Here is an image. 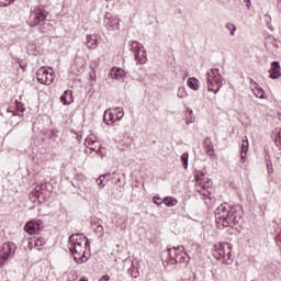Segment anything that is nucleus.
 <instances>
[{
  "mask_svg": "<svg viewBox=\"0 0 281 281\" xmlns=\"http://www.w3.org/2000/svg\"><path fill=\"white\" fill-rule=\"evenodd\" d=\"M243 221V213L227 203L221 204L215 210V223L217 227H234Z\"/></svg>",
  "mask_w": 281,
  "mask_h": 281,
  "instance_id": "1",
  "label": "nucleus"
},
{
  "mask_svg": "<svg viewBox=\"0 0 281 281\" xmlns=\"http://www.w3.org/2000/svg\"><path fill=\"white\" fill-rule=\"evenodd\" d=\"M87 247H90L89 239L85 235L72 234L68 239V249L77 265L87 262Z\"/></svg>",
  "mask_w": 281,
  "mask_h": 281,
  "instance_id": "2",
  "label": "nucleus"
},
{
  "mask_svg": "<svg viewBox=\"0 0 281 281\" xmlns=\"http://www.w3.org/2000/svg\"><path fill=\"white\" fill-rule=\"evenodd\" d=\"M213 256L216 260H221L223 265H232L234 262V255H232V245L229 243L216 245Z\"/></svg>",
  "mask_w": 281,
  "mask_h": 281,
  "instance_id": "3",
  "label": "nucleus"
},
{
  "mask_svg": "<svg viewBox=\"0 0 281 281\" xmlns=\"http://www.w3.org/2000/svg\"><path fill=\"white\" fill-rule=\"evenodd\" d=\"M206 86L207 91H213V93L221 91L223 87V76H221L218 68H212L206 72Z\"/></svg>",
  "mask_w": 281,
  "mask_h": 281,
  "instance_id": "4",
  "label": "nucleus"
},
{
  "mask_svg": "<svg viewBox=\"0 0 281 281\" xmlns=\"http://www.w3.org/2000/svg\"><path fill=\"white\" fill-rule=\"evenodd\" d=\"M49 16V12L41 7H35L31 10V14L27 19V24L30 27H36V25H41L44 21H47Z\"/></svg>",
  "mask_w": 281,
  "mask_h": 281,
  "instance_id": "5",
  "label": "nucleus"
},
{
  "mask_svg": "<svg viewBox=\"0 0 281 281\" xmlns=\"http://www.w3.org/2000/svg\"><path fill=\"white\" fill-rule=\"evenodd\" d=\"M16 244L13 241H5L0 246V269L10 260V258H14L16 254Z\"/></svg>",
  "mask_w": 281,
  "mask_h": 281,
  "instance_id": "6",
  "label": "nucleus"
},
{
  "mask_svg": "<svg viewBox=\"0 0 281 281\" xmlns=\"http://www.w3.org/2000/svg\"><path fill=\"white\" fill-rule=\"evenodd\" d=\"M131 50L133 52L134 58L138 65H144L146 63V50H144V45L137 41H133L131 43Z\"/></svg>",
  "mask_w": 281,
  "mask_h": 281,
  "instance_id": "7",
  "label": "nucleus"
},
{
  "mask_svg": "<svg viewBox=\"0 0 281 281\" xmlns=\"http://www.w3.org/2000/svg\"><path fill=\"white\" fill-rule=\"evenodd\" d=\"M36 78L41 85H46L49 86L52 82H54V70L53 69H47V68H40L36 74Z\"/></svg>",
  "mask_w": 281,
  "mask_h": 281,
  "instance_id": "8",
  "label": "nucleus"
},
{
  "mask_svg": "<svg viewBox=\"0 0 281 281\" xmlns=\"http://www.w3.org/2000/svg\"><path fill=\"white\" fill-rule=\"evenodd\" d=\"M103 23L110 32H114V30H120V19L117 16L111 14L110 12L105 13V18Z\"/></svg>",
  "mask_w": 281,
  "mask_h": 281,
  "instance_id": "9",
  "label": "nucleus"
},
{
  "mask_svg": "<svg viewBox=\"0 0 281 281\" xmlns=\"http://www.w3.org/2000/svg\"><path fill=\"white\" fill-rule=\"evenodd\" d=\"M42 227H43V221L33 220L25 224L24 232H26V234H30L32 236L34 234H38Z\"/></svg>",
  "mask_w": 281,
  "mask_h": 281,
  "instance_id": "10",
  "label": "nucleus"
},
{
  "mask_svg": "<svg viewBox=\"0 0 281 281\" xmlns=\"http://www.w3.org/2000/svg\"><path fill=\"white\" fill-rule=\"evenodd\" d=\"M177 251L183 252V251H186V247L177 246V247L168 249V254H169L171 260H176V262H183L186 260V257L181 256L179 258V254ZM177 258H179V259H177Z\"/></svg>",
  "mask_w": 281,
  "mask_h": 281,
  "instance_id": "11",
  "label": "nucleus"
},
{
  "mask_svg": "<svg viewBox=\"0 0 281 281\" xmlns=\"http://www.w3.org/2000/svg\"><path fill=\"white\" fill-rule=\"evenodd\" d=\"M108 76L112 80H124L126 78V71L122 68L113 67Z\"/></svg>",
  "mask_w": 281,
  "mask_h": 281,
  "instance_id": "12",
  "label": "nucleus"
},
{
  "mask_svg": "<svg viewBox=\"0 0 281 281\" xmlns=\"http://www.w3.org/2000/svg\"><path fill=\"white\" fill-rule=\"evenodd\" d=\"M98 38L100 35L95 32L90 33L86 36V45L89 49H95L98 47Z\"/></svg>",
  "mask_w": 281,
  "mask_h": 281,
  "instance_id": "13",
  "label": "nucleus"
},
{
  "mask_svg": "<svg viewBox=\"0 0 281 281\" xmlns=\"http://www.w3.org/2000/svg\"><path fill=\"white\" fill-rule=\"evenodd\" d=\"M270 78L272 80H278V78H281V67L279 61H272V66L269 70Z\"/></svg>",
  "mask_w": 281,
  "mask_h": 281,
  "instance_id": "14",
  "label": "nucleus"
},
{
  "mask_svg": "<svg viewBox=\"0 0 281 281\" xmlns=\"http://www.w3.org/2000/svg\"><path fill=\"white\" fill-rule=\"evenodd\" d=\"M103 120L105 124H108V126H110V124H115V122H117V119H115V110L114 109L105 110L103 114Z\"/></svg>",
  "mask_w": 281,
  "mask_h": 281,
  "instance_id": "15",
  "label": "nucleus"
},
{
  "mask_svg": "<svg viewBox=\"0 0 281 281\" xmlns=\"http://www.w3.org/2000/svg\"><path fill=\"white\" fill-rule=\"evenodd\" d=\"M248 151H249V140L247 139V136H244L241 139V154H240L241 164H245V161H247Z\"/></svg>",
  "mask_w": 281,
  "mask_h": 281,
  "instance_id": "16",
  "label": "nucleus"
},
{
  "mask_svg": "<svg viewBox=\"0 0 281 281\" xmlns=\"http://www.w3.org/2000/svg\"><path fill=\"white\" fill-rule=\"evenodd\" d=\"M203 146H204V148L206 150V155H209V157H216V154H214V144H212L211 137L204 138Z\"/></svg>",
  "mask_w": 281,
  "mask_h": 281,
  "instance_id": "17",
  "label": "nucleus"
},
{
  "mask_svg": "<svg viewBox=\"0 0 281 281\" xmlns=\"http://www.w3.org/2000/svg\"><path fill=\"white\" fill-rule=\"evenodd\" d=\"M110 180L111 173L102 175L97 179V186L100 188V190H102V188H104V186H106V183H109Z\"/></svg>",
  "mask_w": 281,
  "mask_h": 281,
  "instance_id": "18",
  "label": "nucleus"
},
{
  "mask_svg": "<svg viewBox=\"0 0 281 281\" xmlns=\"http://www.w3.org/2000/svg\"><path fill=\"white\" fill-rule=\"evenodd\" d=\"M60 102L64 104H71V102H74L71 90H66L64 92V94L60 97Z\"/></svg>",
  "mask_w": 281,
  "mask_h": 281,
  "instance_id": "19",
  "label": "nucleus"
},
{
  "mask_svg": "<svg viewBox=\"0 0 281 281\" xmlns=\"http://www.w3.org/2000/svg\"><path fill=\"white\" fill-rule=\"evenodd\" d=\"M37 25H38V32H41L42 34H47V32H52L54 27L52 26V24H49L47 20Z\"/></svg>",
  "mask_w": 281,
  "mask_h": 281,
  "instance_id": "20",
  "label": "nucleus"
},
{
  "mask_svg": "<svg viewBox=\"0 0 281 281\" xmlns=\"http://www.w3.org/2000/svg\"><path fill=\"white\" fill-rule=\"evenodd\" d=\"M187 85H188L189 89H192L193 91H199V79L189 78L187 80Z\"/></svg>",
  "mask_w": 281,
  "mask_h": 281,
  "instance_id": "21",
  "label": "nucleus"
},
{
  "mask_svg": "<svg viewBox=\"0 0 281 281\" xmlns=\"http://www.w3.org/2000/svg\"><path fill=\"white\" fill-rule=\"evenodd\" d=\"M252 93L256 95V98H265V90L258 86V83H254V89H251Z\"/></svg>",
  "mask_w": 281,
  "mask_h": 281,
  "instance_id": "22",
  "label": "nucleus"
},
{
  "mask_svg": "<svg viewBox=\"0 0 281 281\" xmlns=\"http://www.w3.org/2000/svg\"><path fill=\"white\" fill-rule=\"evenodd\" d=\"M162 203H165V205H167V207H175V205H177V203H179V201L176 198L166 196L164 199Z\"/></svg>",
  "mask_w": 281,
  "mask_h": 281,
  "instance_id": "23",
  "label": "nucleus"
},
{
  "mask_svg": "<svg viewBox=\"0 0 281 281\" xmlns=\"http://www.w3.org/2000/svg\"><path fill=\"white\" fill-rule=\"evenodd\" d=\"M33 239H34L35 249L41 251V249H43V245H45V238H43V237H33Z\"/></svg>",
  "mask_w": 281,
  "mask_h": 281,
  "instance_id": "24",
  "label": "nucleus"
},
{
  "mask_svg": "<svg viewBox=\"0 0 281 281\" xmlns=\"http://www.w3.org/2000/svg\"><path fill=\"white\" fill-rule=\"evenodd\" d=\"M114 113H115V120H117V122H120V120L124 117V109L122 108H114Z\"/></svg>",
  "mask_w": 281,
  "mask_h": 281,
  "instance_id": "25",
  "label": "nucleus"
},
{
  "mask_svg": "<svg viewBox=\"0 0 281 281\" xmlns=\"http://www.w3.org/2000/svg\"><path fill=\"white\" fill-rule=\"evenodd\" d=\"M98 144V140L95 139V136H89L85 140V146H95Z\"/></svg>",
  "mask_w": 281,
  "mask_h": 281,
  "instance_id": "26",
  "label": "nucleus"
},
{
  "mask_svg": "<svg viewBox=\"0 0 281 281\" xmlns=\"http://www.w3.org/2000/svg\"><path fill=\"white\" fill-rule=\"evenodd\" d=\"M225 27L231 32V36H234L236 34V31L238 30V27H236L234 23L229 22L225 24Z\"/></svg>",
  "mask_w": 281,
  "mask_h": 281,
  "instance_id": "27",
  "label": "nucleus"
},
{
  "mask_svg": "<svg viewBox=\"0 0 281 281\" xmlns=\"http://www.w3.org/2000/svg\"><path fill=\"white\" fill-rule=\"evenodd\" d=\"M27 53L31 54L32 56H37L38 49H36L35 44H29L27 45Z\"/></svg>",
  "mask_w": 281,
  "mask_h": 281,
  "instance_id": "28",
  "label": "nucleus"
},
{
  "mask_svg": "<svg viewBox=\"0 0 281 281\" xmlns=\"http://www.w3.org/2000/svg\"><path fill=\"white\" fill-rule=\"evenodd\" d=\"M188 159H190V155L188 153H183L181 156V162L186 170H188Z\"/></svg>",
  "mask_w": 281,
  "mask_h": 281,
  "instance_id": "29",
  "label": "nucleus"
},
{
  "mask_svg": "<svg viewBox=\"0 0 281 281\" xmlns=\"http://www.w3.org/2000/svg\"><path fill=\"white\" fill-rule=\"evenodd\" d=\"M127 273L132 277V278H138L139 277V271H137L135 269V266H131V268L127 270Z\"/></svg>",
  "mask_w": 281,
  "mask_h": 281,
  "instance_id": "30",
  "label": "nucleus"
},
{
  "mask_svg": "<svg viewBox=\"0 0 281 281\" xmlns=\"http://www.w3.org/2000/svg\"><path fill=\"white\" fill-rule=\"evenodd\" d=\"M178 98L182 99L188 98V92L186 91L184 87H180L177 92Z\"/></svg>",
  "mask_w": 281,
  "mask_h": 281,
  "instance_id": "31",
  "label": "nucleus"
},
{
  "mask_svg": "<svg viewBox=\"0 0 281 281\" xmlns=\"http://www.w3.org/2000/svg\"><path fill=\"white\" fill-rule=\"evenodd\" d=\"M95 234L100 237H103L104 236V226H102L101 224H99L97 227H95Z\"/></svg>",
  "mask_w": 281,
  "mask_h": 281,
  "instance_id": "32",
  "label": "nucleus"
},
{
  "mask_svg": "<svg viewBox=\"0 0 281 281\" xmlns=\"http://www.w3.org/2000/svg\"><path fill=\"white\" fill-rule=\"evenodd\" d=\"M14 0H0V7L1 8H7V5H11V3L13 2Z\"/></svg>",
  "mask_w": 281,
  "mask_h": 281,
  "instance_id": "33",
  "label": "nucleus"
},
{
  "mask_svg": "<svg viewBox=\"0 0 281 281\" xmlns=\"http://www.w3.org/2000/svg\"><path fill=\"white\" fill-rule=\"evenodd\" d=\"M265 21H266V23H267L269 30H273V27H271V15L266 14V15H265Z\"/></svg>",
  "mask_w": 281,
  "mask_h": 281,
  "instance_id": "34",
  "label": "nucleus"
},
{
  "mask_svg": "<svg viewBox=\"0 0 281 281\" xmlns=\"http://www.w3.org/2000/svg\"><path fill=\"white\" fill-rule=\"evenodd\" d=\"M34 237H31L27 243V249H36V246H34Z\"/></svg>",
  "mask_w": 281,
  "mask_h": 281,
  "instance_id": "35",
  "label": "nucleus"
},
{
  "mask_svg": "<svg viewBox=\"0 0 281 281\" xmlns=\"http://www.w3.org/2000/svg\"><path fill=\"white\" fill-rule=\"evenodd\" d=\"M87 148H89L90 150H93V151L100 150V143L87 146Z\"/></svg>",
  "mask_w": 281,
  "mask_h": 281,
  "instance_id": "36",
  "label": "nucleus"
},
{
  "mask_svg": "<svg viewBox=\"0 0 281 281\" xmlns=\"http://www.w3.org/2000/svg\"><path fill=\"white\" fill-rule=\"evenodd\" d=\"M154 203L156 205H161V203H164V202H161V199L159 196H154Z\"/></svg>",
  "mask_w": 281,
  "mask_h": 281,
  "instance_id": "37",
  "label": "nucleus"
},
{
  "mask_svg": "<svg viewBox=\"0 0 281 281\" xmlns=\"http://www.w3.org/2000/svg\"><path fill=\"white\" fill-rule=\"evenodd\" d=\"M109 281L111 280V277H109V274H104L99 281Z\"/></svg>",
  "mask_w": 281,
  "mask_h": 281,
  "instance_id": "38",
  "label": "nucleus"
},
{
  "mask_svg": "<svg viewBox=\"0 0 281 281\" xmlns=\"http://www.w3.org/2000/svg\"><path fill=\"white\" fill-rule=\"evenodd\" d=\"M276 142H281V128L278 132V135L276 137Z\"/></svg>",
  "mask_w": 281,
  "mask_h": 281,
  "instance_id": "39",
  "label": "nucleus"
},
{
  "mask_svg": "<svg viewBox=\"0 0 281 281\" xmlns=\"http://www.w3.org/2000/svg\"><path fill=\"white\" fill-rule=\"evenodd\" d=\"M254 85H258L254 79H250V89H254Z\"/></svg>",
  "mask_w": 281,
  "mask_h": 281,
  "instance_id": "40",
  "label": "nucleus"
},
{
  "mask_svg": "<svg viewBox=\"0 0 281 281\" xmlns=\"http://www.w3.org/2000/svg\"><path fill=\"white\" fill-rule=\"evenodd\" d=\"M268 172L271 175L273 172V166L272 167H268Z\"/></svg>",
  "mask_w": 281,
  "mask_h": 281,
  "instance_id": "41",
  "label": "nucleus"
},
{
  "mask_svg": "<svg viewBox=\"0 0 281 281\" xmlns=\"http://www.w3.org/2000/svg\"><path fill=\"white\" fill-rule=\"evenodd\" d=\"M220 3H229V0H217Z\"/></svg>",
  "mask_w": 281,
  "mask_h": 281,
  "instance_id": "42",
  "label": "nucleus"
},
{
  "mask_svg": "<svg viewBox=\"0 0 281 281\" xmlns=\"http://www.w3.org/2000/svg\"><path fill=\"white\" fill-rule=\"evenodd\" d=\"M91 80H95V72L90 75Z\"/></svg>",
  "mask_w": 281,
  "mask_h": 281,
  "instance_id": "43",
  "label": "nucleus"
},
{
  "mask_svg": "<svg viewBox=\"0 0 281 281\" xmlns=\"http://www.w3.org/2000/svg\"><path fill=\"white\" fill-rule=\"evenodd\" d=\"M80 281H89V279L87 277H82Z\"/></svg>",
  "mask_w": 281,
  "mask_h": 281,
  "instance_id": "44",
  "label": "nucleus"
},
{
  "mask_svg": "<svg viewBox=\"0 0 281 281\" xmlns=\"http://www.w3.org/2000/svg\"><path fill=\"white\" fill-rule=\"evenodd\" d=\"M272 166H273V165H271V161H268V162H267V167H268V168H270V167H272Z\"/></svg>",
  "mask_w": 281,
  "mask_h": 281,
  "instance_id": "45",
  "label": "nucleus"
},
{
  "mask_svg": "<svg viewBox=\"0 0 281 281\" xmlns=\"http://www.w3.org/2000/svg\"><path fill=\"white\" fill-rule=\"evenodd\" d=\"M184 256H187L189 258V260H190V255H188L187 251H184Z\"/></svg>",
  "mask_w": 281,
  "mask_h": 281,
  "instance_id": "46",
  "label": "nucleus"
},
{
  "mask_svg": "<svg viewBox=\"0 0 281 281\" xmlns=\"http://www.w3.org/2000/svg\"><path fill=\"white\" fill-rule=\"evenodd\" d=\"M192 122H194V121L187 122V124H192Z\"/></svg>",
  "mask_w": 281,
  "mask_h": 281,
  "instance_id": "47",
  "label": "nucleus"
},
{
  "mask_svg": "<svg viewBox=\"0 0 281 281\" xmlns=\"http://www.w3.org/2000/svg\"><path fill=\"white\" fill-rule=\"evenodd\" d=\"M191 115L194 113L192 110L190 111Z\"/></svg>",
  "mask_w": 281,
  "mask_h": 281,
  "instance_id": "48",
  "label": "nucleus"
}]
</instances>
